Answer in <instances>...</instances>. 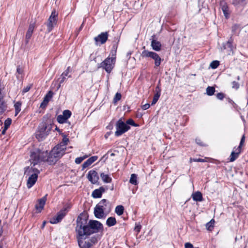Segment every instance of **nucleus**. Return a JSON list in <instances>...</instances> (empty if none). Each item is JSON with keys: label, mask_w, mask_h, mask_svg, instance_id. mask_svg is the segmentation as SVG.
Wrapping results in <instances>:
<instances>
[{"label": "nucleus", "mask_w": 248, "mask_h": 248, "mask_svg": "<svg viewBox=\"0 0 248 248\" xmlns=\"http://www.w3.org/2000/svg\"><path fill=\"white\" fill-rule=\"evenodd\" d=\"M88 221V216L86 213H81L78 217L76 231L78 235H90L103 230V225L99 221L94 220H90L89 222Z\"/></svg>", "instance_id": "1"}, {"label": "nucleus", "mask_w": 248, "mask_h": 248, "mask_svg": "<svg viewBox=\"0 0 248 248\" xmlns=\"http://www.w3.org/2000/svg\"><path fill=\"white\" fill-rule=\"evenodd\" d=\"M48 159H52L50 153L48 154L47 151H42L40 149L35 150L31 154V164L35 166L40 161H47L50 165L53 164Z\"/></svg>", "instance_id": "2"}, {"label": "nucleus", "mask_w": 248, "mask_h": 248, "mask_svg": "<svg viewBox=\"0 0 248 248\" xmlns=\"http://www.w3.org/2000/svg\"><path fill=\"white\" fill-rule=\"evenodd\" d=\"M52 124L46 122L40 123L35 133V136L38 141H42L49 134L52 128Z\"/></svg>", "instance_id": "3"}, {"label": "nucleus", "mask_w": 248, "mask_h": 248, "mask_svg": "<svg viewBox=\"0 0 248 248\" xmlns=\"http://www.w3.org/2000/svg\"><path fill=\"white\" fill-rule=\"evenodd\" d=\"M71 208V205L70 203H66L62 209L57 213L56 216L53 217L50 220V223L52 224H57L60 222L68 212Z\"/></svg>", "instance_id": "4"}, {"label": "nucleus", "mask_w": 248, "mask_h": 248, "mask_svg": "<svg viewBox=\"0 0 248 248\" xmlns=\"http://www.w3.org/2000/svg\"><path fill=\"white\" fill-rule=\"evenodd\" d=\"M66 149L59 145H57L51 151L52 159H48L51 163L55 164L59 158H61L65 152Z\"/></svg>", "instance_id": "5"}, {"label": "nucleus", "mask_w": 248, "mask_h": 248, "mask_svg": "<svg viewBox=\"0 0 248 248\" xmlns=\"http://www.w3.org/2000/svg\"><path fill=\"white\" fill-rule=\"evenodd\" d=\"M115 61V58L108 57L100 63L98 67H101L105 69L108 73H110L114 67Z\"/></svg>", "instance_id": "6"}, {"label": "nucleus", "mask_w": 248, "mask_h": 248, "mask_svg": "<svg viewBox=\"0 0 248 248\" xmlns=\"http://www.w3.org/2000/svg\"><path fill=\"white\" fill-rule=\"evenodd\" d=\"M141 56L142 57L151 58L155 61V68L159 66L161 62L163 61L159 55L153 51H149L147 50H144L142 52Z\"/></svg>", "instance_id": "7"}, {"label": "nucleus", "mask_w": 248, "mask_h": 248, "mask_svg": "<svg viewBox=\"0 0 248 248\" xmlns=\"http://www.w3.org/2000/svg\"><path fill=\"white\" fill-rule=\"evenodd\" d=\"M116 131L115 132V135L119 137L128 131L130 126L128 125L122 119H119L116 124Z\"/></svg>", "instance_id": "8"}, {"label": "nucleus", "mask_w": 248, "mask_h": 248, "mask_svg": "<svg viewBox=\"0 0 248 248\" xmlns=\"http://www.w3.org/2000/svg\"><path fill=\"white\" fill-rule=\"evenodd\" d=\"M58 14L55 10L52 11L48 19V21L46 24L48 32H50L54 26L56 25L58 21Z\"/></svg>", "instance_id": "9"}, {"label": "nucleus", "mask_w": 248, "mask_h": 248, "mask_svg": "<svg viewBox=\"0 0 248 248\" xmlns=\"http://www.w3.org/2000/svg\"><path fill=\"white\" fill-rule=\"evenodd\" d=\"M39 173L40 171L38 170H35V173H33L30 176L27 183V186L28 188H31L35 184Z\"/></svg>", "instance_id": "10"}, {"label": "nucleus", "mask_w": 248, "mask_h": 248, "mask_svg": "<svg viewBox=\"0 0 248 248\" xmlns=\"http://www.w3.org/2000/svg\"><path fill=\"white\" fill-rule=\"evenodd\" d=\"M71 115L72 113L69 110H64L62 112V115L58 116L57 120L60 124H64L66 122L67 119L71 117Z\"/></svg>", "instance_id": "11"}, {"label": "nucleus", "mask_w": 248, "mask_h": 248, "mask_svg": "<svg viewBox=\"0 0 248 248\" xmlns=\"http://www.w3.org/2000/svg\"><path fill=\"white\" fill-rule=\"evenodd\" d=\"M98 206L102 208L106 213H109L111 210V203L106 199H103L97 204Z\"/></svg>", "instance_id": "12"}, {"label": "nucleus", "mask_w": 248, "mask_h": 248, "mask_svg": "<svg viewBox=\"0 0 248 248\" xmlns=\"http://www.w3.org/2000/svg\"><path fill=\"white\" fill-rule=\"evenodd\" d=\"M108 32H101L94 37V40L95 42V44L97 45L99 43L101 45L105 44L108 40Z\"/></svg>", "instance_id": "13"}, {"label": "nucleus", "mask_w": 248, "mask_h": 248, "mask_svg": "<svg viewBox=\"0 0 248 248\" xmlns=\"http://www.w3.org/2000/svg\"><path fill=\"white\" fill-rule=\"evenodd\" d=\"M87 178L92 184H95L98 182L99 176L95 170H91L88 172Z\"/></svg>", "instance_id": "14"}, {"label": "nucleus", "mask_w": 248, "mask_h": 248, "mask_svg": "<svg viewBox=\"0 0 248 248\" xmlns=\"http://www.w3.org/2000/svg\"><path fill=\"white\" fill-rule=\"evenodd\" d=\"M84 236H80L78 234L77 239L78 244L80 248H90L92 244L89 241H85L83 239Z\"/></svg>", "instance_id": "15"}, {"label": "nucleus", "mask_w": 248, "mask_h": 248, "mask_svg": "<svg viewBox=\"0 0 248 248\" xmlns=\"http://www.w3.org/2000/svg\"><path fill=\"white\" fill-rule=\"evenodd\" d=\"M155 35H153L152 36L151 38V46H152L153 50L156 51H159L161 49V44L160 42L157 41L155 39Z\"/></svg>", "instance_id": "16"}, {"label": "nucleus", "mask_w": 248, "mask_h": 248, "mask_svg": "<svg viewBox=\"0 0 248 248\" xmlns=\"http://www.w3.org/2000/svg\"><path fill=\"white\" fill-rule=\"evenodd\" d=\"M47 196V194H46L43 198L38 200V203L35 205V209L38 212H41V211L43 209L46 201Z\"/></svg>", "instance_id": "17"}, {"label": "nucleus", "mask_w": 248, "mask_h": 248, "mask_svg": "<svg viewBox=\"0 0 248 248\" xmlns=\"http://www.w3.org/2000/svg\"><path fill=\"white\" fill-rule=\"evenodd\" d=\"M54 95V93L52 91H49L46 94L44 98L43 102L41 103L40 107L44 108L47 106L49 101L51 100Z\"/></svg>", "instance_id": "18"}, {"label": "nucleus", "mask_w": 248, "mask_h": 248, "mask_svg": "<svg viewBox=\"0 0 248 248\" xmlns=\"http://www.w3.org/2000/svg\"><path fill=\"white\" fill-rule=\"evenodd\" d=\"M220 6L225 18L228 19L230 16V12L227 3L222 0L220 1Z\"/></svg>", "instance_id": "19"}, {"label": "nucleus", "mask_w": 248, "mask_h": 248, "mask_svg": "<svg viewBox=\"0 0 248 248\" xmlns=\"http://www.w3.org/2000/svg\"><path fill=\"white\" fill-rule=\"evenodd\" d=\"M232 42L233 39L232 37L231 36L228 41L223 45L224 49H227L229 54H230L231 52L233 53V46Z\"/></svg>", "instance_id": "20"}, {"label": "nucleus", "mask_w": 248, "mask_h": 248, "mask_svg": "<svg viewBox=\"0 0 248 248\" xmlns=\"http://www.w3.org/2000/svg\"><path fill=\"white\" fill-rule=\"evenodd\" d=\"M103 186L100 187L98 189L94 190L92 194V196L94 198H100L102 197V193L107 189Z\"/></svg>", "instance_id": "21"}, {"label": "nucleus", "mask_w": 248, "mask_h": 248, "mask_svg": "<svg viewBox=\"0 0 248 248\" xmlns=\"http://www.w3.org/2000/svg\"><path fill=\"white\" fill-rule=\"evenodd\" d=\"M34 29V24H31L29 25L25 37V44H28L31 38Z\"/></svg>", "instance_id": "22"}, {"label": "nucleus", "mask_w": 248, "mask_h": 248, "mask_svg": "<svg viewBox=\"0 0 248 248\" xmlns=\"http://www.w3.org/2000/svg\"><path fill=\"white\" fill-rule=\"evenodd\" d=\"M105 212L102 208L98 206L97 204L94 209V215L97 218H101L104 217Z\"/></svg>", "instance_id": "23"}, {"label": "nucleus", "mask_w": 248, "mask_h": 248, "mask_svg": "<svg viewBox=\"0 0 248 248\" xmlns=\"http://www.w3.org/2000/svg\"><path fill=\"white\" fill-rule=\"evenodd\" d=\"M155 91L156 93L155 94L154 96L153 99L152 100L151 104L152 105L156 104L161 95V89L159 87V85H157L156 87Z\"/></svg>", "instance_id": "24"}, {"label": "nucleus", "mask_w": 248, "mask_h": 248, "mask_svg": "<svg viewBox=\"0 0 248 248\" xmlns=\"http://www.w3.org/2000/svg\"><path fill=\"white\" fill-rule=\"evenodd\" d=\"M241 152V150L236 148L235 151H232L230 156V161L233 162L235 161L239 156V155Z\"/></svg>", "instance_id": "25"}, {"label": "nucleus", "mask_w": 248, "mask_h": 248, "mask_svg": "<svg viewBox=\"0 0 248 248\" xmlns=\"http://www.w3.org/2000/svg\"><path fill=\"white\" fill-rule=\"evenodd\" d=\"M191 197L193 201L195 202H202L203 201L202 195L200 191H197L193 193Z\"/></svg>", "instance_id": "26"}, {"label": "nucleus", "mask_w": 248, "mask_h": 248, "mask_svg": "<svg viewBox=\"0 0 248 248\" xmlns=\"http://www.w3.org/2000/svg\"><path fill=\"white\" fill-rule=\"evenodd\" d=\"M31 165H32L31 167H28L25 168V175L31 176V174L35 173V170H38L37 169L33 167L34 166H33V164H31Z\"/></svg>", "instance_id": "27"}, {"label": "nucleus", "mask_w": 248, "mask_h": 248, "mask_svg": "<svg viewBox=\"0 0 248 248\" xmlns=\"http://www.w3.org/2000/svg\"><path fill=\"white\" fill-rule=\"evenodd\" d=\"M245 1L246 0H232V4L238 8L244 6L246 4Z\"/></svg>", "instance_id": "28"}, {"label": "nucleus", "mask_w": 248, "mask_h": 248, "mask_svg": "<svg viewBox=\"0 0 248 248\" xmlns=\"http://www.w3.org/2000/svg\"><path fill=\"white\" fill-rule=\"evenodd\" d=\"M102 181L106 183H109L112 181V178L108 175L102 172L100 174Z\"/></svg>", "instance_id": "29"}, {"label": "nucleus", "mask_w": 248, "mask_h": 248, "mask_svg": "<svg viewBox=\"0 0 248 248\" xmlns=\"http://www.w3.org/2000/svg\"><path fill=\"white\" fill-rule=\"evenodd\" d=\"M116 220L114 217H109L106 221V224L108 227L114 226L116 224Z\"/></svg>", "instance_id": "30"}, {"label": "nucleus", "mask_w": 248, "mask_h": 248, "mask_svg": "<svg viewBox=\"0 0 248 248\" xmlns=\"http://www.w3.org/2000/svg\"><path fill=\"white\" fill-rule=\"evenodd\" d=\"M7 106L5 101L0 102V115H2L6 111Z\"/></svg>", "instance_id": "31"}, {"label": "nucleus", "mask_w": 248, "mask_h": 248, "mask_svg": "<svg viewBox=\"0 0 248 248\" xmlns=\"http://www.w3.org/2000/svg\"><path fill=\"white\" fill-rule=\"evenodd\" d=\"M115 211L118 216H121L124 213V207L122 205H118L116 207Z\"/></svg>", "instance_id": "32"}, {"label": "nucleus", "mask_w": 248, "mask_h": 248, "mask_svg": "<svg viewBox=\"0 0 248 248\" xmlns=\"http://www.w3.org/2000/svg\"><path fill=\"white\" fill-rule=\"evenodd\" d=\"M68 141H69V139L66 137L65 135H64L62 142H61L58 145H60V146H62L64 148L66 149V146L67 144Z\"/></svg>", "instance_id": "33"}, {"label": "nucleus", "mask_w": 248, "mask_h": 248, "mask_svg": "<svg viewBox=\"0 0 248 248\" xmlns=\"http://www.w3.org/2000/svg\"><path fill=\"white\" fill-rule=\"evenodd\" d=\"M21 103L19 101L16 102L14 105L15 108V116H16L21 110Z\"/></svg>", "instance_id": "34"}, {"label": "nucleus", "mask_w": 248, "mask_h": 248, "mask_svg": "<svg viewBox=\"0 0 248 248\" xmlns=\"http://www.w3.org/2000/svg\"><path fill=\"white\" fill-rule=\"evenodd\" d=\"M129 182L131 184L134 185H137L138 184L137 176L136 174L133 173L131 175Z\"/></svg>", "instance_id": "35"}, {"label": "nucleus", "mask_w": 248, "mask_h": 248, "mask_svg": "<svg viewBox=\"0 0 248 248\" xmlns=\"http://www.w3.org/2000/svg\"><path fill=\"white\" fill-rule=\"evenodd\" d=\"M117 47L118 46L117 44H114L113 45L110 53V55H111V57H114L116 58Z\"/></svg>", "instance_id": "36"}, {"label": "nucleus", "mask_w": 248, "mask_h": 248, "mask_svg": "<svg viewBox=\"0 0 248 248\" xmlns=\"http://www.w3.org/2000/svg\"><path fill=\"white\" fill-rule=\"evenodd\" d=\"M206 93L209 96L213 95L215 92V88L214 87L208 86L206 88Z\"/></svg>", "instance_id": "37"}, {"label": "nucleus", "mask_w": 248, "mask_h": 248, "mask_svg": "<svg viewBox=\"0 0 248 248\" xmlns=\"http://www.w3.org/2000/svg\"><path fill=\"white\" fill-rule=\"evenodd\" d=\"M215 223L214 219H211L209 222L206 224V227L208 231H212L214 228Z\"/></svg>", "instance_id": "38"}, {"label": "nucleus", "mask_w": 248, "mask_h": 248, "mask_svg": "<svg viewBox=\"0 0 248 248\" xmlns=\"http://www.w3.org/2000/svg\"><path fill=\"white\" fill-rule=\"evenodd\" d=\"M219 62L216 60V61H213L211 62L210 66L212 69H216L219 66Z\"/></svg>", "instance_id": "39"}, {"label": "nucleus", "mask_w": 248, "mask_h": 248, "mask_svg": "<svg viewBox=\"0 0 248 248\" xmlns=\"http://www.w3.org/2000/svg\"><path fill=\"white\" fill-rule=\"evenodd\" d=\"M122 97L121 94L119 93H117L115 94V95L113 98V102L114 104L116 103L118 101H119Z\"/></svg>", "instance_id": "40"}, {"label": "nucleus", "mask_w": 248, "mask_h": 248, "mask_svg": "<svg viewBox=\"0 0 248 248\" xmlns=\"http://www.w3.org/2000/svg\"><path fill=\"white\" fill-rule=\"evenodd\" d=\"M12 123V120L10 118H7L4 122V127L5 129H8Z\"/></svg>", "instance_id": "41"}, {"label": "nucleus", "mask_w": 248, "mask_h": 248, "mask_svg": "<svg viewBox=\"0 0 248 248\" xmlns=\"http://www.w3.org/2000/svg\"><path fill=\"white\" fill-rule=\"evenodd\" d=\"M125 123L126 124L128 125H131L133 126H138V124H137L132 119H129L127 120L126 121V123Z\"/></svg>", "instance_id": "42"}, {"label": "nucleus", "mask_w": 248, "mask_h": 248, "mask_svg": "<svg viewBox=\"0 0 248 248\" xmlns=\"http://www.w3.org/2000/svg\"><path fill=\"white\" fill-rule=\"evenodd\" d=\"M86 157H87V156H84L83 157H77L75 159V163L77 164H79L80 163L82 162V161L85 159Z\"/></svg>", "instance_id": "43"}, {"label": "nucleus", "mask_w": 248, "mask_h": 248, "mask_svg": "<svg viewBox=\"0 0 248 248\" xmlns=\"http://www.w3.org/2000/svg\"><path fill=\"white\" fill-rule=\"evenodd\" d=\"M70 66L68 67L67 69L62 74L61 76L71 77L70 75H68L70 72Z\"/></svg>", "instance_id": "44"}, {"label": "nucleus", "mask_w": 248, "mask_h": 248, "mask_svg": "<svg viewBox=\"0 0 248 248\" xmlns=\"http://www.w3.org/2000/svg\"><path fill=\"white\" fill-rule=\"evenodd\" d=\"M141 229V226L140 223H136L135 227L134 228V231H136L137 232V234H138Z\"/></svg>", "instance_id": "45"}, {"label": "nucleus", "mask_w": 248, "mask_h": 248, "mask_svg": "<svg viewBox=\"0 0 248 248\" xmlns=\"http://www.w3.org/2000/svg\"><path fill=\"white\" fill-rule=\"evenodd\" d=\"M239 26L236 24L233 25L232 27V31L233 34L236 33V31L239 29Z\"/></svg>", "instance_id": "46"}, {"label": "nucleus", "mask_w": 248, "mask_h": 248, "mask_svg": "<svg viewBox=\"0 0 248 248\" xmlns=\"http://www.w3.org/2000/svg\"><path fill=\"white\" fill-rule=\"evenodd\" d=\"M232 88L236 90L238 89L240 86L239 84L235 81L232 82Z\"/></svg>", "instance_id": "47"}, {"label": "nucleus", "mask_w": 248, "mask_h": 248, "mask_svg": "<svg viewBox=\"0 0 248 248\" xmlns=\"http://www.w3.org/2000/svg\"><path fill=\"white\" fill-rule=\"evenodd\" d=\"M98 158L97 156H93L88 159L89 162L92 164L93 163L95 162Z\"/></svg>", "instance_id": "48"}, {"label": "nucleus", "mask_w": 248, "mask_h": 248, "mask_svg": "<svg viewBox=\"0 0 248 248\" xmlns=\"http://www.w3.org/2000/svg\"><path fill=\"white\" fill-rule=\"evenodd\" d=\"M91 165V164L89 162V161L88 160V159L85 161L83 164L82 165V170H83L84 169H85V168L88 167L89 166H90Z\"/></svg>", "instance_id": "49"}, {"label": "nucleus", "mask_w": 248, "mask_h": 248, "mask_svg": "<svg viewBox=\"0 0 248 248\" xmlns=\"http://www.w3.org/2000/svg\"><path fill=\"white\" fill-rule=\"evenodd\" d=\"M245 135H244L242 138H241V140H240V144H239V146L237 147V148L241 150V148H242V146H243L244 142H245Z\"/></svg>", "instance_id": "50"}, {"label": "nucleus", "mask_w": 248, "mask_h": 248, "mask_svg": "<svg viewBox=\"0 0 248 248\" xmlns=\"http://www.w3.org/2000/svg\"><path fill=\"white\" fill-rule=\"evenodd\" d=\"M217 98L219 100H223L224 98V94L222 93H219L217 94Z\"/></svg>", "instance_id": "51"}, {"label": "nucleus", "mask_w": 248, "mask_h": 248, "mask_svg": "<svg viewBox=\"0 0 248 248\" xmlns=\"http://www.w3.org/2000/svg\"><path fill=\"white\" fill-rule=\"evenodd\" d=\"M88 241L91 242L93 245V244H94L97 242V239L96 237H93Z\"/></svg>", "instance_id": "52"}, {"label": "nucleus", "mask_w": 248, "mask_h": 248, "mask_svg": "<svg viewBox=\"0 0 248 248\" xmlns=\"http://www.w3.org/2000/svg\"><path fill=\"white\" fill-rule=\"evenodd\" d=\"M185 248H194L192 244L190 243H186L185 244Z\"/></svg>", "instance_id": "53"}, {"label": "nucleus", "mask_w": 248, "mask_h": 248, "mask_svg": "<svg viewBox=\"0 0 248 248\" xmlns=\"http://www.w3.org/2000/svg\"><path fill=\"white\" fill-rule=\"evenodd\" d=\"M196 142L197 144L202 146H205L206 145L204 144L202 140L200 139H196Z\"/></svg>", "instance_id": "54"}, {"label": "nucleus", "mask_w": 248, "mask_h": 248, "mask_svg": "<svg viewBox=\"0 0 248 248\" xmlns=\"http://www.w3.org/2000/svg\"><path fill=\"white\" fill-rule=\"evenodd\" d=\"M31 88V85H28V86H26V87H24L22 90V92L23 93L28 92V91H29Z\"/></svg>", "instance_id": "55"}, {"label": "nucleus", "mask_w": 248, "mask_h": 248, "mask_svg": "<svg viewBox=\"0 0 248 248\" xmlns=\"http://www.w3.org/2000/svg\"><path fill=\"white\" fill-rule=\"evenodd\" d=\"M2 88L1 86V84H0V102L4 101L3 97L4 95L1 93Z\"/></svg>", "instance_id": "56"}, {"label": "nucleus", "mask_w": 248, "mask_h": 248, "mask_svg": "<svg viewBox=\"0 0 248 248\" xmlns=\"http://www.w3.org/2000/svg\"><path fill=\"white\" fill-rule=\"evenodd\" d=\"M23 72V70L20 67V66H18L16 69V73L19 74H22Z\"/></svg>", "instance_id": "57"}, {"label": "nucleus", "mask_w": 248, "mask_h": 248, "mask_svg": "<svg viewBox=\"0 0 248 248\" xmlns=\"http://www.w3.org/2000/svg\"><path fill=\"white\" fill-rule=\"evenodd\" d=\"M59 79V82H60V84H62L63 82H64V81L65 80L66 77L61 76V78Z\"/></svg>", "instance_id": "58"}, {"label": "nucleus", "mask_w": 248, "mask_h": 248, "mask_svg": "<svg viewBox=\"0 0 248 248\" xmlns=\"http://www.w3.org/2000/svg\"><path fill=\"white\" fill-rule=\"evenodd\" d=\"M150 106V104L148 103H147V104L143 105L142 106V108L144 110H146L149 108Z\"/></svg>", "instance_id": "59"}, {"label": "nucleus", "mask_w": 248, "mask_h": 248, "mask_svg": "<svg viewBox=\"0 0 248 248\" xmlns=\"http://www.w3.org/2000/svg\"><path fill=\"white\" fill-rule=\"evenodd\" d=\"M193 161L194 162H204V159H202V158H195L193 159Z\"/></svg>", "instance_id": "60"}, {"label": "nucleus", "mask_w": 248, "mask_h": 248, "mask_svg": "<svg viewBox=\"0 0 248 248\" xmlns=\"http://www.w3.org/2000/svg\"><path fill=\"white\" fill-rule=\"evenodd\" d=\"M2 232H3L2 227L1 226H0V237L2 235Z\"/></svg>", "instance_id": "61"}, {"label": "nucleus", "mask_w": 248, "mask_h": 248, "mask_svg": "<svg viewBox=\"0 0 248 248\" xmlns=\"http://www.w3.org/2000/svg\"><path fill=\"white\" fill-rule=\"evenodd\" d=\"M228 101L230 103H231L232 105L235 104L234 102L231 99H229Z\"/></svg>", "instance_id": "62"}, {"label": "nucleus", "mask_w": 248, "mask_h": 248, "mask_svg": "<svg viewBox=\"0 0 248 248\" xmlns=\"http://www.w3.org/2000/svg\"><path fill=\"white\" fill-rule=\"evenodd\" d=\"M83 25H84V21L83 22L82 24H81V25L80 26V27L79 28V31H79L82 30Z\"/></svg>", "instance_id": "63"}, {"label": "nucleus", "mask_w": 248, "mask_h": 248, "mask_svg": "<svg viewBox=\"0 0 248 248\" xmlns=\"http://www.w3.org/2000/svg\"><path fill=\"white\" fill-rule=\"evenodd\" d=\"M46 223V221H44L43 222V224H42V228H44V227L45 226Z\"/></svg>", "instance_id": "64"}]
</instances>
